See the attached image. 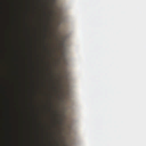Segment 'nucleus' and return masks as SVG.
<instances>
[{"instance_id":"nucleus-1","label":"nucleus","mask_w":146,"mask_h":146,"mask_svg":"<svg viewBox=\"0 0 146 146\" xmlns=\"http://www.w3.org/2000/svg\"><path fill=\"white\" fill-rule=\"evenodd\" d=\"M53 12V11H51L49 13V19H50L51 18V17L52 16V13Z\"/></svg>"},{"instance_id":"nucleus-2","label":"nucleus","mask_w":146,"mask_h":146,"mask_svg":"<svg viewBox=\"0 0 146 146\" xmlns=\"http://www.w3.org/2000/svg\"><path fill=\"white\" fill-rule=\"evenodd\" d=\"M58 123L59 124H61V123H62L61 121H58Z\"/></svg>"},{"instance_id":"nucleus-3","label":"nucleus","mask_w":146,"mask_h":146,"mask_svg":"<svg viewBox=\"0 0 146 146\" xmlns=\"http://www.w3.org/2000/svg\"><path fill=\"white\" fill-rule=\"evenodd\" d=\"M56 115H57V116H59V115L58 114H57Z\"/></svg>"},{"instance_id":"nucleus-4","label":"nucleus","mask_w":146,"mask_h":146,"mask_svg":"<svg viewBox=\"0 0 146 146\" xmlns=\"http://www.w3.org/2000/svg\"><path fill=\"white\" fill-rule=\"evenodd\" d=\"M53 35L54 36H55V35H54H54Z\"/></svg>"},{"instance_id":"nucleus-5","label":"nucleus","mask_w":146,"mask_h":146,"mask_svg":"<svg viewBox=\"0 0 146 146\" xmlns=\"http://www.w3.org/2000/svg\"><path fill=\"white\" fill-rule=\"evenodd\" d=\"M56 38H57V36H56Z\"/></svg>"}]
</instances>
